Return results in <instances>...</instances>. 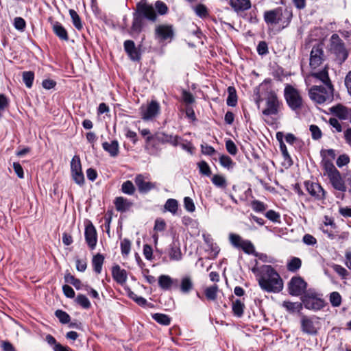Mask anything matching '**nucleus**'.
Instances as JSON below:
<instances>
[{"mask_svg":"<svg viewBox=\"0 0 351 351\" xmlns=\"http://www.w3.org/2000/svg\"><path fill=\"white\" fill-rule=\"evenodd\" d=\"M229 239L232 245L236 247H241L242 243L245 241L243 240L239 235L233 233L230 234Z\"/></svg>","mask_w":351,"mask_h":351,"instance_id":"44","label":"nucleus"},{"mask_svg":"<svg viewBox=\"0 0 351 351\" xmlns=\"http://www.w3.org/2000/svg\"><path fill=\"white\" fill-rule=\"evenodd\" d=\"M323 165H324V175L326 176L327 177L332 175L333 173L339 171L334 166V165L332 164V162L328 160H324L323 161Z\"/></svg>","mask_w":351,"mask_h":351,"instance_id":"33","label":"nucleus"},{"mask_svg":"<svg viewBox=\"0 0 351 351\" xmlns=\"http://www.w3.org/2000/svg\"><path fill=\"white\" fill-rule=\"evenodd\" d=\"M23 81L27 88H31L34 80V73L33 71H24L23 73Z\"/></svg>","mask_w":351,"mask_h":351,"instance_id":"35","label":"nucleus"},{"mask_svg":"<svg viewBox=\"0 0 351 351\" xmlns=\"http://www.w3.org/2000/svg\"><path fill=\"white\" fill-rule=\"evenodd\" d=\"M285 97L289 106L292 110L301 108L302 106V99L299 92L291 86H287L285 89Z\"/></svg>","mask_w":351,"mask_h":351,"instance_id":"8","label":"nucleus"},{"mask_svg":"<svg viewBox=\"0 0 351 351\" xmlns=\"http://www.w3.org/2000/svg\"><path fill=\"white\" fill-rule=\"evenodd\" d=\"M330 51L335 55L339 64L343 62L348 58V53L344 43L337 34H333L331 37Z\"/></svg>","mask_w":351,"mask_h":351,"instance_id":"5","label":"nucleus"},{"mask_svg":"<svg viewBox=\"0 0 351 351\" xmlns=\"http://www.w3.org/2000/svg\"><path fill=\"white\" fill-rule=\"evenodd\" d=\"M75 302L84 308H88V298L84 295H77Z\"/></svg>","mask_w":351,"mask_h":351,"instance_id":"52","label":"nucleus"},{"mask_svg":"<svg viewBox=\"0 0 351 351\" xmlns=\"http://www.w3.org/2000/svg\"><path fill=\"white\" fill-rule=\"evenodd\" d=\"M199 171L201 173L206 175V176H210L211 173L210 169L208 164L205 161H202L198 164Z\"/></svg>","mask_w":351,"mask_h":351,"instance_id":"55","label":"nucleus"},{"mask_svg":"<svg viewBox=\"0 0 351 351\" xmlns=\"http://www.w3.org/2000/svg\"><path fill=\"white\" fill-rule=\"evenodd\" d=\"M324 60V51L322 45H315L311 51L310 66L312 69L317 68Z\"/></svg>","mask_w":351,"mask_h":351,"instance_id":"13","label":"nucleus"},{"mask_svg":"<svg viewBox=\"0 0 351 351\" xmlns=\"http://www.w3.org/2000/svg\"><path fill=\"white\" fill-rule=\"evenodd\" d=\"M331 112L337 116L341 119H348L351 117V109L347 107L338 104L331 108Z\"/></svg>","mask_w":351,"mask_h":351,"instance_id":"19","label":"nucleus"},{"mask_svg":"<svg viewBox=\"0 0 351 351\" xmlns=\"http://www.w3.org/2000/svg\"><path fill=\"white\" fill-rule=\"evenodd\" d=\"M306 288V282L301 277H293L289 283V293L291 295H302Z\"/></svg>","mask_w":351,"mask_h":351,"instance_id":"11","label":"nucleus"},{"mask_svg":"<svg viewBox=\"0 0 351 351\" xmlns=\"http://www.w3.org/2000/svg\"><path fill=\"white\" fill-rule=\"evenodd\" d=\"M330 302L333 306H339L341 304V295L337 291L332 292L330 294Z\"/></svg>","mask_w":351,"mask_h":351,"instance_id":"43","label":"nucleus"},{"mask_svg":"<svg viewBox=\"0 0 351 351\" xmlns=\"http://www.w3.org/2000/svg\"><path fill=\"white\" fill-rule=\"evenodd\" d=\"M62 291L64 295L69 298H73L75 297V291L73 289L68 285L62 286Z\"/></svg>","mask_w":351,"mask_h":351,"instance_id":"56","label":"nucleus"},{"mask_svg":"<svg viewBox=\"0 0 351 351\" xmlns=\"http://www.w3.org/2000/svg\"><path fill=\"white\" fill-rule=\"evenodd\" d=\"M169 255L170 259L172 261H179L182 258V254L179 246L176 245L175 243L171 247Z\"/></svg>","mask_w":351,"mask_h":351,"instance_id":"31","label":"nucleus"},{"mask_svg":"<svg viewBox=\"0 0 351 351\" xmlns=\"http://www.w3.org/2000/svg\"><path fill=\"white\" fill-rule=\"evenodd\" d=\"M122 191L123 193L132 195L134 192V186L132 182L126 181L122 184Z\"/></svg>","mask_w":351,"mask_h":351,"instance_id":"49","label":"nucleus"},{"mask_svg":"<svg viewBox=\"0 0 351 351\" xmlns=\"http://www.w3.org/2000/svg\"><path fill=\"white\" fill-rule=\"evenodd\" d=\"M64 279L66 283L72 285L77 290L81 289L83 286L81 280L78 278H76L68 270L64 274Z\"/></svg>","mask_w":351,"mask_h":351,"instance_id":"26","label":"nucleus"},{"mask_svg":"<svg viewBox=\"0 0 351 351\" xmlns=\"http://www.w3.org/2000/svg\"><path fill=\"white\" fill-rule=\"evenodd\" d=\"M332 187L339 191L345 192L346 185L339 171H337L328 177Z\"/></svg>","mask_w":351,"mask_h":351,"instance_id":"16","label":"nucleus"},{"mask_svg":"<svg viewBox=\"0 0 351 351\" xmlns=\"http://www.w3.org/2000/svg\"><path fill=\"white\" fill-rule=\"evenodd\" d=\"M155 8L157 10L158 13L160 15L167 14L168 11L167 5L160 1H157L155 3Z\"/></svg>","mask_w":351,"mask_h":351,"instance_id":"47","label":"nucleus"},{"mask_svg":"<svg viewBox=\"0 0 351 351\" xmlns=\"http://www.w3.org/2000/svg\"><path fill=\"white\" fill-rule=\"evenodd\" d=\"M134 181L140 193H146L156 188L155 183L146 182L144 176L141 174L137 175Z\"/></svg>","mask_w":351,"mask_h":351,"instance_id":"15","label":"nucleus"},{"mask_svg":"<svg viewBox=\"0 0 351 351\" xmlns=\"http://www.w3.org/2000/svg\"><path fill=\"white\" fill-rule=\"evenodd\" d=\"M152 317L158 323L165 326L169 325L171 322L170 317L165 314L155 313Z\"/></svg>","mask_w":351,"mask_h":351,"instance_id":"38","label":"nucleus"},{"mask_svg":"<svg viewBox=\"0 0 351 351\" xmlns=\"http://www.w3.org/2000/svg\"><path fill=\"white\" fill-rule=\"evenodd\" d=\"M194 10L197 15H198L200 17H204L207 15V9L202 4L197 5L195 8Z\"/></svg>","mask_w":351,"mask_h":351,"instance_id":"59","label":"nucleus"},{"mask_svg":"<svg viewBox=\"0 0 351 351\" xmlns=\"http://www.w3.org/2000/svg\"><path fill=\"white\" fill-rule=\"evenodd\" d=\"M71 171L73 179L78 184L84 183V176L82 170L80 158L78 156H74L71 162Z\"/></svg>","mask_w":351,"mask_h":351,"instance_id":"9","label":"nucleus"},{"mask_svg":"<svg viewBox=\"0 0 351 351\" xmlns=\"http://www.w3.org/2000/svg\"><path fill=\"white\" fill-rule=\"evenodd\" d=\"M62 242L65 245H70L73 243V237L69 232L65 231L63 232Z\"/></svg>","mask_w":351,"mask_h":351,"instance_id":"62","label":"nucleus"},{"mask_svg":"<svg viewBox=\"0 0 351 351\" xmlns=\"http://www.w3.org/2000/svg\"><path fill=\"white\" fill-rule=\"evenodd\" d=\"M213 183L219 187H225L226 181L223 176L219 175H215L212 178Z\"/></svg>","mask_w":351,"mask_h":351,"instance_id":"46","label":"nucleus"},{"mask_svg":"<svg viewBox=\"0 0 351 351\" xmlns=\"http://www.w3.org/2000/svg\"><path fill=\"white\" fill-rule=\"evenodd\" d=\"M137 13L134 14L132 31L139 33L143 26V18L145 16L147 19L154 21L156 19V14L152 5H148L145 2H140L137 4Z\"/></svg>","mask_w":351,"mask_h":351,"instance_id":"2","label":"nucleus"},{"mask_svg":"<svg viewBox=\"0 0 351 351\" xmlns=\"http://www.w3.org/2000/svg\"><path fill=\"white\" fill-rule=\"evenodd\" d=\"M330 125L335 129V131L337 132H341L342 131V126L340 122L335 118H330L329 119Z\"/></svg>","mask_w":351,"mask_h":351,"instance_id":"63","label":"nucleus"},{"mask_svg":"<svg viewBox=\"0 0 351 351\" xmlns=\"http://www.w3.org/2000/svg\"><path fill=\"white\" fill-rule=\"evenodd\" d=\"M160 105L156 101H152L147 107L141 108V115L143 120H151L160 113Z\"/></svg>","mask_w":351,"mask_h":351,"instance_id":"14","label":"nucleus"},{"mask_svg":"<svg viewBox=\"0 0 351 351\" xmlns=\"http://www.w3.org/2000/svg\"><path fill=\"white\" fill-rule=\"evenodd\" d=\"M132 204L122 197H117L115 199V206L118 211L125 212L130 208Z\"/></svg>","mask_w":351,"mask_h":351,"instance_id":"28","label":"nucleus"},{"mask_svg":"<svg viewBox=\"0 0 351 351\" xmlns=\"http://www.w3.org/2000/svg\"><path fill=\"white\" fill-rule=\"evenodd\" d=\"M302 304L309 310L318 311L322 309L324 305V301L318 298L315 292L308 291L302 297Z\"/></svg>","mask_w":351,"mask_h":351,"instance_id":"6","label":"nucleus"},{"mask_svg":"<svg viewBox=\"0 0 351 351\" xmlns=\"http://www.w3.org/2000/svg\"><path fill=\"white\" fill-rule=\"evenodd\" d=\"M280 102L276 95L271 92L266 99V108L263 110L265 116L275 115L278 112Z\"/></svg>","mask_w":351,"mask_h":351,"instance_id":"10","label":"nucleus"},{"mask_svg":"<svg viewBox=\"0 0 351 351\" xmlns=\"http://www.w3.org/2000/svg\"><path fill=\"white\" fill-rule=\"evenodd\" d=\"M184 204L185 208L189 212H193L195 209V204L192 199L189 197H186L184 199Z\"/></svg>","mask_w":351,"mask_h":351,"instance_id":"57","label":"nucleus"},{"mask_svg":"<svg viewBox=\"0 0 351 351\" xmlns=\"http://www.w3.org/2000/svg\"><path fill=\"white\" fill-rule=\"evenodd\" d=\"M103 148L108 152L112 157L117 156L119 153V143L117 141H112L110 143H103Z\"/></svg>","mask_w":351,"mask_h":351,"instance_id":"24","label":"nucleus"},{"mask_svg":"<svg viewBox=\"0 0 351 351\" xmlns=\"http://www.w3.org/2000/svg\"><path fill=\"white\" fill-rule=\"evenodd\" d=\"M14 26L19 31H24L26 27V22L21 17H16L14 20Z\"/></svg>","mask_w":351,"mask_h":351,"instance_id":"48","label":"nucleus"},{"mask_svg":"<svg viewBox=\"0 0 351 351\" xmlns=\"http://www.w3.org/2000/svg\"><path fill=\"white\" fill-rule=\"evenodd\" d=\"M350 162V158L346 154H343L339 156L337 160V165L339 167H341L346 165H347Z\"/></svg>","mask_w":351,"mask_h":351,"instance_id":"61","label":"nucleus"},{"mask_svg":"<svg viewBox=\"0 0 351 351\" xmlns=\"http://www.w3.org/2000/svg\"><path fill=\"white\" fill-rule=\"evenodd\" d=\"M230 3L236 12L247 10L251 7L250 0H230Z\"/></svg>","mask_w":351,"mask_h":351,"instance_id":"22","label":"nucleus"},{"mask_svg":"<svg viewBox=\"0 0 351 351\" xmlns=\"http://www.w3.org/2000/svg\"><path fill=\"white\" fill-rule=\"evenodd\" d=\"M311 77H315L317 79H319L320 81H322L326 85V86H332L330 79H329V77H328V71L326 69H324V70H322L320 72L312 73L310 75H308V76H306L305 80H306V83L307 84H309L311 83Z\"/></svg>","mask_w":351,"mask_h":351,"instance_id":"18","label":"nucleus"},{"mask_svg":"<svg viewBox=\"0 0 351 351\" xmlns=\"http://www.w3.org/2000/svg\"><path fill=\"white\" fill-rule=\"evenodd\" d=\"M332 86L323 87L313 86L309 90L310 98L318 104H323L332 97Z\"/></svg>","mask_w":351,"mask_h":351,"instance_id":"4","label":"nucleus"},{"mask_svg":"<svg viewBox=\"0 0 351 351\" xmlns=\"http://www.w3.org/2000/svg\"><path fill=\"white\" fill-rule=\"evenodd\" d=\"M52 29L53 33L62 40L68 41L69 35L66 29L58 21H55L52 23Z\"/></svg>","mask_w":351,"mask_h":351,"instance_id":"20","label":"nucleus"},{"mask_svg":"<svg viewBox=\"0 0 351 351\" xmlns=\"http://www.w3.org/2000/svg\"><path fill=\"white\" fill-rule=\"evenodd\" d=\"M97 243L96 231L92 223H89V246L94 248Z\"/></svg>","mask_w":351,"mask_h":351,"instance_id":"42","label":"nucleus"},{"mask_svg":"<svg viewBox=\"0 0 351 351\" xmlns=\"http://www.w3.org/2000/svg\"><path fill=\"white\" fill-rule=\"evenodd\" d=\"M218 291V286L214 285L205 289V295L209 300H215L217 297V293Z\"/></svg>","mask_w":351,"mask_h":351,"instance_id":"36","label":"nucleus"},{"mask_svg":"<svg viewBox=\"0 0 351 351\" xmlns=\"http://www.w3.org/2000/svg\"><path fill=\"white\" fill-rule=\"evenodd\" d=\"M112 276L114 279L119 283L123 284L126 281L127 274L124 269H121L119 265L112 267Z\"/></svg>","mask_w":351,"mask_h":351,"instance_id":"23","label":"nucleus"},{"mask_svg":"<svg viewBox=\"0 0 351 351\" xmlns=\"http://www.w3.org/2000/svg\"><path fill=\"white\" fill-rule=\"evenodd\" d=\"M219 162H220V164L223 167H226L228 169L232 168L234 165V162H233L232 160L228 156H226V155H221L219 157Z\"/></svg>","mask_w":351,"mask_h":351,"instance_id":"45","label":"nucleus"},{"mask_svg":"<svg viewBox=\"0 0 351 351\" xmlns=\"http://www.w3.org/2000/svg\"><path fill=\"white\" fill-rule=\"evenodd\" d=\"M243 308L244 304L239 300L232 302V311L235 315L241 317L243 313Z\"/></svg>","mask_w":351,"mask_h":351,"instance_id":"40","label":"nucleus"},{"mask_svg":"<svg viewBox=\"0 0 351 351\" xmlns=\"http://www.w3.org/2000/svg\"><path fill=\"white\" fill-rule=\"evenodd\" d=\"M229 95L227 99V104L230 106H235L237 101L236 90L233 87H228Z\"/></svg>","mask_w":351,"mask_h":351,"instance_id":"39","label":"nucleus"},{"mask_svg":"<svg viewBox=\"0 0 351 351\" xmlns=\"http://www.w3.org/2000/svg\"><path fill=\"white\" fill-rule=\"evenodd\" d=\"M55 315L59 319L60 322L63 324H69L71 321L70 315L62 310H56L55 312Z\"/></svg>","mask_w":351,"mask_h":351,"instance_id":"34","label":"nucleus"},{"mask_svg":"<svg viewBox=\"0 0 351 351\" xmlns=\"http://www.w3.org/2000/svg\"><path fill=\"white\" fill-rule=\"evenodd\" d=\"M318 317L315 316L308 317L302 315L300 319L301 330L309 335H315L317 334L319 328Z\"/></svg>","mask_w":351,"mask_h":351,"instance_id":"7","label":"nucleus"},{"mask_svg":"<svg viewBox=\"0 0 351 351\" xmlns=\"http://www.w3.org/2000/svg\"><path fill=\"white\" fill-rule=\"evenodd\" d=\"M305 186L308 193L315 197L316 198L321 199L325 196V191L323 188L317 183L306 182Z\"/></svg>","mask_w":351,"mask_h":351,"instance_id":"17","label":"nucleus"},{"mask_svg":"<svg viewBox=\"0 0 351 351\" xmlns=\"http://www.w3.org/2000/svg\"><path fill=\"white\" fill-rule=\"evenodd\" d=\"M69 14L72 19V23L74 27L77 30H81L83 28V25L79 14L73 9L69 10Z\"/></svg>","mask_w":351,"mask_h":351,"instance_id":"32","label":"nucleus"},{"mask_svg":"<svg viewBox=\"0 0 351 351\" xmlns=\"http://www.w3.org/2000/svg\"><path fill=\"white\" fill-rule=\"evenodd\" d=\"M178 207V201L175 199H169L165 204V208L175 215Z\"/></svg>","mask_w":351,"mask_h":351,"instance_id":"37","label":"nucleus"},{"mask_svg":"<svg viewBox=\"0 0 351 351\" xmlns=\"http://www.w3.org/2000/svg\"><path fill=\"white\" fill-rule=\"evenodd\" d=\"M252 271L257 275L262 289L268 292H279L282 289V280L271 265L254 267Z\"/></svg>","mask_w":351,"mask_h":351,"instance_id":"1","label":"nucleus"},{"mask_svg":"<svg viewBox=\"0 0 351 351\" xmlns=\"http://www.w3.org/2000/svg\"><path fill=\"white\" fill-rule=\"evenodd\" d=\"M291 17V12L287 9L283 10L282 8L267 11L264 14V19L267 24L282 23L283 27L288 25Z\"/></svg>","mask_w":351,"mask_h":351,"instance_id":"3","label":"nucleus"},{"mask_svg":"<svg viewBox=\"0 0 351 351\" xmlns=\"http://www.w3.org/2000/svg\"><path fill=\"white\" fill-rule=\"evenodd\" d=\"M158 285L162 289H169L173 285V279L169 276L161 275L158 278Z\"/></svg>","mask_w":351,"mask_h":351,"instance_id":"30","label":"nucleus"},{"mask_svg":"<svg viewBox=\"0 0 351 351\" xmlns=\"http://www.w3.org/2000/svg\"><path fill=\"white\" fill-rule=\"evenodd\" d=\"M124 48L132 60H139L140 55L133 41L130 40L125 41Z\"/></svg>","mask_w":351,"mask_h":351,"instance_id":"21","label":"nucleus"},{"mask_svg":"<svg viewBox=\"0 0 351 351\" xmlns=\"http://www.w3.org/2000/svg\"><path fill=\"white\" fill-rule=\"evenodd\" d=\"M310 131L311 132L312 137L313 139L317 140L322 137V132L317 125H311L310 126Z\"/></svg>","mask_w":351,"mask_h":351,"instance_id":"54","label":"nucleus"},{"mask_svg":"<svg viewBox=\"0 0 351 351\" xmlns=\"http://www.w3.org/2000/svg\"><path fill=\"white\" fill-rule=\"evenodd\" d=\"M1 347L3 350V351H16L15 348L14 346L8 341H2Z\"/></svg>","mask_w":351,"mask_h":351,"instance_id":"64","label":"nucleus"},{"mask_svg":"<svg viewBox=\"0 0 351 351\" xmlns=\"http://www.w3.org/2000/svg\"><path fill=\"white\" fill-rule=\"evenodd\" d=\"M226 147L227 151L231 155H236L237 153V147L232 140H228L226 142Z\"/></svg>","mask_w":351,"mask_h":351,"instance_id":"51","label":"nucleus"},{"mask_svg":"<svg viewBox=\"0 0 351 351\" xmlns=\"http://www.w3.org/2000/svg\"><path fill=\"white\" fill-rule=\"evenodd\" d=\"M251 205L253 210L256 212H262L266 209L265 204L263 202L257 200L252 202Z\"/></svg>","mask_w":351,"mask_h":351,"instance_id":"58","label":"nucleus"},{"mask_svg":"<svg viewBox=\"0 0 351 351\" xmlns=\"http://www.w3.org/2000/svg\"><path fill=\"white\" fill-rule=\"evenodd\" d=\"M240 248L247 254H252L254 252V247L249 241H244Z\"/></svg>","mask_w":351,"mask_h":351,"instance_id":"53","label":"nucleus"},{"mask_svg":"<svg viewBox=\"0 0 351 351\" xmlns=\"http://www.w3.org/2000/svg\"><path fill=\"white\" fill-rule=\"evenodd\" d=\"M104 261V256L101 254H97L93 257L92 265L93 270L97 274H100L102 269V265Z\"/></svg>","mask_w":351,"mask_h":351,"instance_id":"27","label":"nucleus"},{"mask_svg":"<svg viewBox=\"0 0 351 351\" xmlns=\"http://www.w3.org/2000/svg\"><path fill=\"white\" fill-rule=\"evenodd\" d=\"M282 306L290 313H299L302 309V304L300 302H292L290 301H284Z\"/></svg>","mask_w":351,"mask_h":351,"instance_id":"25","label":"nucleus"},{"mask_svg":"<svg viewBox=\"0 0 351 351\" xmlns=\"http://www.w3.org/2000/svg\"><path fill=\"white\" fill-rule=\"evenodd\" d=\"M155 36L160 41L171 40L174 36V31L171 25H158L155 28Z\"/></svg>","mask_w":351,"mask_h":351,"instance_id":"12","label":"nucleus"},{"mask_svg":"<svg viewBox=\"0 0 351 351\" xmlns=\"http://www.w3.org/2000/svg\"><path fill=\"white\" fill-rule=\"evenodd\" d=\"M13 169L14 170V172L17 175V176L19 178H24V172L23 169L21 164L18 162H15L13 163Z\"/></svg>","mask_w":351,"mask_h":351,"instance_id":"60","label":"nucleus"},{"mask_svg":"<svg viewBox=\"0 0 351 351\" xmlns=\"http://www.w3.org/2000/svg\"><path fill=\"white\" fill-rule=\"evenodd\" d=\"M193 289V282L191 277L185 276L182 278L180 290L184 293H188Z\"/></svg>","mask_w":351,"mask_h":351,"instance_id":"29","label":"nucleus"},{"mask_svg":"<svg viewBox=\"0 0 351 351\" xmlns=\"http://www.w3.org/2000/svg\"><path fill=\"white\" fill-rule=\"evenodd\" d=\"M130 241L127 239H124L121 243V249L122 254L124 255H128L130 253Z\"/></svg>","mask_w":351,"mask_h":351,"instance_id":"50","label":"nucleus"},{"mask_svg":"<svg viewBox=\"0 0 351 351\" xmlns=\"http://www.w3.org/2000/svg\"><path fill=\"white\" fill-rule=\"evenodd\" d=\"M302 261L299 258H293L287 264V269L291 271H295L301 267Z\"/></svg>","mask_w":351,"mask_h":351,"instance_id":"41","label":"nucleus"}]
</instances>
